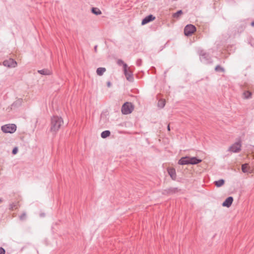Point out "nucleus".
Segmentation results:
<instances>
[{"label": "nucleus", "mask_w": 254, "mask_h": 254, "mask_svg": "<svg viewBox=\"0 0 254 254\" xmlns=\"http://www.w3.org/2000/svg\"><path fill=\"white\" fill-rule=\"evenodd\" d=\"M91 11L93 13L96 15H100L102 13L101 11L97 7H93Z\"/></svg>", "instance_id": "a211bd4d"}, {"label": "nucleus", "mask_w": 254, "mask_h": 254, "mask_svg": "<svg viewBox=\"0 0 254 254\" xmlns=\"http://www.w3.org/2000/svg\"><path fill=\"white\" fill-rule=\"evenodd\" d=\"M117 64L121 65H123V68H124V64H126V63H125L122 60H119L117 62Z\"/></svg>", "instance_id": "393cba45"}, {"label": "nucleus", "mask_w": 254, "mask_h": 254, "mask_svg": "<svg viewBox=\"0 0 254 254\" xmlns=\"http://www.w3.org/2000/svg\"><path fill=\"white\" fill-rule=\"evenodd\" d=\"M251 25H252V26H254V21H253V22H252L251 23Z\"/></svg>", "instance_id": "2f4dec72"}, {"label": "nucleus", "mask_w": 254, "mask_h": 254, "mask_svg": "<svg viewBox=\"0 0 254 254\" xmlns=\"http://www.w3.org/2000/svg\"><path fill=\"white\" fill-rule=\"evenodd\" d=\"M26 218V213L25 212H23L20 216V220L23 221L25 220Z\"/></svg>", "instance_id": "4be33fe9"}, {"label": "nucleus", "mask_w": 254, "mask_h": 254, "mask_svg": "<svg viewBox=\"0 0 254 254\" xmlns=\"http://www.w3.org/2000/svg\"><path fill=\"white\" fill-rule=\"evenodd\" d=\"M183 14V11L182 10H180L178 11L177 12L173 14V16L174 18H178L179 16Z\"/></svg>", "instance_id": "412c9836"}, {"label": "nucleus", "mask_w": 254, "mask_h": 254, "mask_svg": "<svg viewBox=\"0 0 254 254\" xmlns=\"http://www.w3.org/2000/svg\"><path fill=\"white\" fill-rule=\"evenodd\" d=\"M244 95L245 96V98L248 99L251 97V93L249 91H246L244 92Z\"/></svg>", "instance_id": "b1692460"}, {"label": "nucleus", "mask_w": 254, "mask_h": 254, "mask_svg": "<svg viewBox=\"0 0 254 254\" xmlns=\"http://www.w3.org/2000/svg\"><path fill=\"white\" fill-rule=\"evenodd\" d=\"M140 64H141V61H140V60H138V61H137V64L138 65H140Z\"/></svg>", "instance_id": "c756f323"}, {"label": "nucleus", "mask_w": 254, "mask_h": 254, "mask_svg": "<svg viewBox=\"0 0 254 254\" xmlns=\"http://www.w3.org/2000/svg\"><path fill=\"white\" fill-rule=\"evenodd\" d=\"M199 56L200 59L202 62L205 64L211 63V59L209 54L203 50L200 51Z\"/></svg>", "instance_id": "39448f33"}, {"label": "nucleus", "mask_w": 254, "mask_h": 254, "mask_svg": "<svg viewBox=\"0 0 254 254\" xmlns=\"http://www.w3.org/2000/svg\"><path fill=\"white\" fill-rule=\"evenodd\" d=\"M196 31L195 27L192 24L187 25L184 29L185 35L189 36L192 35Z\"/></svg>", "instance_id": "0eeeda50"}, {"label": "nucleus", "mask_w": 254, "mask_h": 254, "mask_svg": "<svg viewBox=\"0 0 254 254\" xmlns=\"http://www.w3.org/2000/svg\"><path fill=\"white\" fill-rule=\"evenodd\" d=\"M155 17L153 15L151 14L149 15L142 19L141 24L143 25H145L148 23V22L153 21V20L155 19Z\"/></svg>", "instance_id": "1a4fd4ad"}, {"label": "nucleus", "mask_w": 254, "mask_h": 254, "mask_svg": "<svg viewBox=\"0 0 254 254\" xmlns=\"http://www.w3.org/2000/svg\"><path fill=\"white\" fill-rule=\"evenodd\" d=\"M107 86L108 87H110L111 86V85H112L111 82L110 81L107 82Z\"/></svg>", "instance_id": "c85d7f7f"}, {"label": "nucleus", "mask_w": 254, "mask_h": 254, "mask_svg": "<svg viewBox=\"0 0 254 254\" xmlns=\"http://www.w3.org/2000/svg\"><path fill=\"white\" fill-rule=\"evenodd\" d=\"M167 128H168V130H170V126H169V125H168V126Z\"/></svg>", "instance_id": "473e14b6"}, {"label": "nucleus", "mask_w": 254, "mask_h": 254, "mask_svg": "<svg viewBox=\"0 0 254 254\" xmlns=\"http://www.w3.org/2000/svg\"><path fill=\"white\" fill-rule=\"evenodd\" d=\"M15 206H16V205L14 203H12V204H10V209L12 210L14 209V208Z\"/></svg>", "instance_id": "cd10ccee"}, {"label": "nucleus", "mask_w": 254, "mask_h": 254, "mask_svg": "<svg viewBox=\"0 0 254 254\" xmlns=\"http://www.w3.org/2000/svg\"><path fill=\"white\" fill-rule=\"evenodd\" d=\"M124 72L126 77L128 81H132L133 80L132 72L130 70V68L129 67H127V64H124Z\"/></svg>", "instance_id": "20e7f679"}, {"label": "nucleus", "mask_w": 254, "mask_h": 254, "mask_svg": "<svg viewBox=\"0 0 254 254\" xmlns=\"http://www.w3.org/2000/svg\"><path fill=\"white\" fill-rule=\"evenodd\" d=\"M5 250L3 248L0 247V254H4Z\"/></svg>", "instance_id": "a878e982"}, {"label": "nucleus", "mask_w": 254, "mask_h": 254, "mask_svg": "<svg viewBox=\"0 0 254 254\" xmlns=\"http://www.w3.org/2000/svg\"><path fill=\"white\" fill-rule=\"evenodd\" d=\"M1 130L4 133H12L16 130V126L15 124H7L1 127Z\"/></svg>", "instance_id": "7ed1b4c3"}, {"label": "nucleus", "mask_w": 254, "mask_h": 254, "mask_svg": "<svg viewBox=\"0 0 254 254\" xmlns=\"http://www.w3.org/2000/svg\"><path fill=\"white\" fill-rule=\"evenodd\" d=\"M97 46L96 45V46H95L94 47V50H95V51L96 52H97Z\"/></svg>", "instance_id": "7c9ffc66"}, {"label": "nucleus", "mask_w": 254, "mask_h": 254, "mask_svg": "<svg viewBox=\"0 0 254 254\" xmlns=\"http://www.w3.org/2000/svg\"><path fill=\"white\" fill-rule=\"evenodd\" d=\"M242 170L244 173H251V170L248 164H244L242 166Z\"/></svg>", "instance_id": "ddd939ff"}, {"label": "nucleus", "mask_w": 254, "mask_h": 254, "mask_svg": "<svg viewBox=\"0 0 254 254\" xmlns=\"http://www.w3.org/2000/svg\"><path fill=\"white\" fill-rule=\"evenodd\" d=\"M241 146L242 144L241 141H237L230 146L228 151L233 153L239 152L241 150Z\"/></svg>", "instance_id": "423d86ee"}, {"label": "nucleus", "mask_w": 254, "mask_h": 254, "mask_svg": "<svg viewBox=\"0 0 254 254\" xmlns=\"http://www.w3.org/2000/svg\"><path fill=\"white\" fill-rule=\"evenodd\" d=\"M63 124V120L61 117L54 116L51 118V131L56 133L59 130Z\"/></svg>", "instance_id": "f257e3e1"}, {"label": "nucleus", "mask_w": 254, "mask_h": 254, "mask_svg": "<svg viewBox=\"0 0 254 254\" xmlns=\"http://www.w3.org/2000/svg\"><path fill=\"white\" fill-rule=\"evenodd\" d=\"M165 105V100L164 99H160L158 101V106L160 108H163Z\"/></svg>", "instance_id": "aec40b11"}, {"label": "nucleus", "mask_w": 254, "mask_h": 254, "mask_svg": "<svg viewBox=\"0 0 254 254\" xmlns=\"http://www.w3.org/2000/svg\"><path fill=\"white\" fill-rule=\"evenodd\" d=\"M233 201V198L232 196H229L223 202L222 206L229 207L231 205Z\"/></svg>", "instance_id": "9d476101"}, {"label": "nucleus", "mask_w": 254, "mask_h": 254, "mask_svg": "<svg viewBox=\"0 0 254 254\" xmlns=\"http://www.w3.org/2000/svg\"><path fill=\"white\" fill-rule=\"evenodd\" d=\"M134 109L133 105L130 102H126L122 106V112L124 115L130 114Z\"/></svg>", "instance_id": "f03ea898"}, {"label": "nucleus", "mask_w": 254, "mask_h": 254, "mask_svg": "<svg viewBox=\"0 0 254 254\" xmlns=\"http://www.w3.org/2000/svg\"><path fill=\"white\" fill-rule=\"evenodd\" d=\"M168 172L171 178L175 180L176 179V170L174 168H169L168 169Z\"/></svg>", "instance_id": "f8f14e48"}, {"label": "nucleus", "mask_w": 254, "mask_h": 254, "mask_svg": "<svg viewBox=\"0 0 254 254\" xmlns=\"http://www.w3.org/2000/svg\"><path fill=\"white\" fill-rule=\"evenodd\" d=\"M190 158L188 157H182L178 162L180 165L190 164Z\"/></svg>", "instance_id": "9b49d317"}, {"label": "nucleus", "mask_w": 254, "mask_h": 254, "mask_svg": "<svg viewBox=\"0 0 254 254\" xmlns=\"http://www.w3.org/2000/svg\"><path fill=\"white\" fill-rule=\"evenodd\" d=\"M17 151H18L17 148L15 147V148H13V149L12 150V153H13V154H16V153H17Z\"/></svg>", "instance_id": "bb28decb"}, {"label": "nucleus", "mask_w": 254, "mask_h": 254, "mask_svg": "<svg viewBox=\"0 0 254 254\" xmlns=\"http://www.w3.org/2000/svg\"><path fill=\"white\" fill-rule=\"evenodd\" d=\"M224 180L223 179H220L218 181L214 182V184L217 187H220L224 184Z\"/></svg>", "instance_id": "f3484780"}, {"label": "nucleus", "mask_w": 254, "mask_h": 254, "mask_svg": "<svg viewBox=\"0 0 254 254\" xmlns=\"http://www.w3.org/2000/svg\"><path fill=\"white\" fill-rule=\"evenodd\" d=\"M2 201V199L1 198H0V203Z\"/></svg>", "instance_id": "72a5a7b5"}, {"label": "nucleus", "mask_w": 254, "mask_h": 254, "mask_svg": "<svg viewBox=\"0 0 254 254\" xmlns=\"http://www.w3.org/2000/svg\"><path fill=\"white\" fill-rule=\"evenodd\" d=\"M215 70L217 71H221L222 72L224 71V69L221 67L220 65H217L215 68Z\"/></svg>", "instance_id": "5701e85b"}, {"label": "nucleus", "mask_w": 254, "mask_h": 254, "mask_svg": "<svg viewBox=\"0 0 254 254\" xmlns=\"http://www.w3.org/2000/svg\"><path fill=\"white\" fill-rule=\"evenodd\" d=\"M3 64L7 67H15L17 65V63L12 59H9L3 61Z\"/></svg>", "instance_id": "6e6552de"}, {"label": "nucleus", "mask_w": 254, "mask_h": 254, "mask_svg": "<svg viewBox=\"0 0 254 254\" xmlns=\"http://www.w3.org/2000/svg\"><path fill=\"white\" fill-rule=\"evenodd\" d=\"M38 73H39L43 75H50L51 73V72L50 70L47 69H43L41 70H39L38 71Z\"/></svg>", "instance_id": "dca6fc26"}, {"label": "nucleus", "mask_w": 254, "mask_h": 254, "mask_svg": "<svg viewBox=\"0 0 254 254\" xmlns=\"http://www.w3.org/2000/svg\"><path fill=\"white\" fill-rule=\"evenodd\" d=\"M201 162V159H197L196 157L190 158V164H197Z\"/></svg>", "instance_id": "4468645a"}, {"label": "nucleus", "mask_w": 254, "mask_h": 254, "mask_svg": "<svg viewBox=\"0 0 254 254\" xmlns=\"http://www.w3.org/2000/svg\"><path fill=\"white\" fill-rule=\"evenodd\" d=\"M111 132L109 130H105L101 134V136L103 138H105L110 136Z\"/></svg>", "instance_id": "6ab92c4d"}, {"label": "nucleus", "mask_w": 254, "mask_h": 254, "mask_svg": "<svg viewBox=\"0 0 254 254\" xmlns=\"http://www.w3.org/2000/svg\"><path fill=\"white\" fill-rule=\"evenodd\" d=\"M106 70V69L105 67H99L97 69L96 72L97 75L102 76Z\"/></svg>", "instance_id": "2eb2a0df"}]
</instances>
